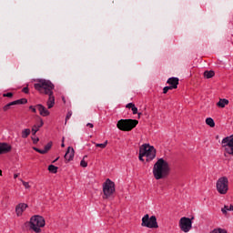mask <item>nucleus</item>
Wrapping results in <instances>:
<instances>
[{
	"label": "nucleus",
	"instance_id": "1",
	"mask_svg": "<svg viewBox=\"0 0 233 233\" xmlns=\"http://www.w3.org/2000/svg\"><path fill=\"white\" fill-rule=\"evenodd\" d=\"M170 174V165L163 158H159L153 167V175L156 179H163Z\"/></svg>",
	"mask_w": 233,
	"mask_h": 233
},
{
	"label": "nucleus",
	"instance_id": "2",
	"mask_svg": "<svg viewBox=\"0 0 233 233\" xmlns=\"http://www.w3.org/2000/svg\"><path fill=\"white\" fill-rule=\"evenodd\" d=\"M34 88L36 89L39 94L48 96L50 94H54V88H56V86L50 80L38 79L36 80V83L34 84Z\"/></svg>",
	"mask_w": 233,
	"mask_h": 233
},
{
	"label": "nucleus",
	"instance_id": "3",
	"mask_svg": "<svg viewBox=\"0 0 233 233\" xmlns=\"http://www.w3.org/2000/svg\"><path fill=\"white\" fill-rule=\"evenodd\" d=\"M139 124V121L136 119H120L117 124V129L122 130V132H130V130H133V128H136L137 125Z\"/></svg>",
	"mask_w": 233,
	"mask_h": 233
},
{
	"label": "nucleus",
	"instance_id": "4",
	"mask_svg": "<svg viewBox=\"0 0 233 233\" xmlns=\"http://www.w3.org/2000/svg\"><path fill=\"white\" fill-rule=\"evenodd\" d=\"M31 228L34 229L35 232H41L42 227H45V218L39 215H35L30 219Z\"/></svg>",
	"mask_w": 233,
	"mask_h": 233
},
{
	"label": "nucleus",
	"instance_id": "5",
	"mask_svg": "<svg viewBox=\"0 0 233 233\" xmlns=\"http://www.w3.org/2000/svg\"><path fill=\"white\" fill-rule=\"evenodd\" d=\"M103 192H104V199H108V198H112L114 192H116V184L110 179H106L103 185Z\"/></svg>",
	"mask_w": 233,
	"mask_h": 233
},
{
	"label": "nucleus",
	"instance_id": "6",
	"mask_svg": "<svg viewBox=\"0 0 233 233\" xmlns=\"http://www.w3.org/2000/svg\"><path fill=\"white\" fill-rule=\"evenodd\" d=\"M142 227H147V228H159V226L157 225V218L156 216H149L148 214H146L142 218Z\"/></svg>",
	"mask_w": 233,
	"mask_h": 233
},
{
	"label": "nucleus",
	"instance_id": "7",
	"mask_svg": "<svg viewBox=\"0 0 233 233\" xmlns=\"http://www.w3.org/2000/svg\"><path fill=\"white\" fill-rule=\"evenodd\" d=\"M144 150V156L147 157V161H152V159L156 158V148L154 147L148 145V144H144L140 149L139 152H142Z\"/></svg>",
	"mask_w": 233,
	"mask_h": 233
},
{
	"label": "nucleus",
	"instance_id": "8",
	"mask_svg": "<svg viewBox=\"0 0 233 233\" xmlns=\"http://www.w3.org/2000/svg\"><path fill=\"white\" fill-rule=\"evenodd\" d=\"M217 190L218 194L225 195L228 192V178L222 177L217 181Z\"/></svg>",
	"mask_w": 233,
	"mask_h": 233
},
{
	"label": "nucleus",
	"instance_id": "9",
	"mask_svg": "<svg viewBox=\"0 0 233 233\" xmlns=\"http://www.w3.org/2000/svg\"><path fill=\"white\" fill-rule=\"evenodd\" d=\"M222 147L225 149L226 154L233 156V136L223 138Z\"/></svg>",
	"mask_w": 233,
	"mask_h": 233
},
{
	"label": "nucleus",
	"instance_id": "10",
	"mask_svg": "<svg viewBox=\"0 0 233 233\" xmlns=\"http://www.w3.org/2000/svg\"><path fill=\"white\" fill-rule=\"evenodd\" d=\"M192 219H194V218H181L179 220V227L180 229L182 230V232H190V230H192Z\"/></svg>",
	"mask_w": 233,
	"mask_h": 233
},
{
	"label": "nucleus",
	"instance_id": "11",
	"mask_svg": "<svg viewBox=\"0 0 233 233\" xmlns=\"http://www.w3.org/2000/svg\"><path fill=\"white\" fill-rule=\"evenodd\" d=\"M35 106L39 111L40 116H43V117H46V116H50V111H48V109H46L45 106L38 104Z\"/></svg>",
	"mask_w": 233,
	"mask_h": 233
},
{
	"label": "nucleus",
	"instance_id": "12",
	"mask_svg": "<svg viewBox=\"0 0 233 233\" xmlns=\"http://www.w3.org/2000/svg\"><path fill=\"white\" fill-rule=\"evenodd\" d=\"M28 208V205L25 204V203H20L16 206L15 208V212L17 216H22L23 212L25 210H26V208Z\"/></svg>",
	"mask_w": 233,
	"mask_h": 233
},
{
	"label": "nucleus",
	"instance_id": "13",
	"mask_svg": "<svg viewBox=\"0 0 233 233\" xmlns=\"http://www.w3.org/2000/svg\"><path fill=\"white\" fill-rule=\"evenodd\" d=\"M48 96V99L46 102L47 107L50 108H54V105H56V96H54V93H51Z\"/></svg>",
	"mask_w": 233,
	"mask_h": 233
},
{
	"label": "nucleus",
	"instance_id": "14",
	"mask_svg": "<svg viewBox=\"0 0 233 233\" xmlns=\"http://www.w3.org/2000/svg\"><path fill=\"white\" fill-rule=\"evenodd\" d=\"M167 84L170 85L172 89L177 88V85H179V78L177 77H171L167 79Z\"/></svg>",
	"mask_w": 233,
	"mask_h": 233
},
{
	"label": "nucleus",
	"instance_id": "15",
	"mask_svg": "<svg viewBox=\"0 0 233 233\" xmlns=\"http://www.w3.org/2000/svg\"><path fill=\"white\" fill-rule=\"evenodd\" d=\"M12 150V147L6 143H0V154H6Z\"/></svg>",
	"mask_w": 233,
	"mask_h": 233
},
{
	"label": "nucleus",
	"instance_id": "16",
	"mask_svg": "<svg viewBox=\"0 0 233 233\" xmlns=\"http://www.w3.org/2000/svg\"><path fill=\"white\" fill-rule=\"evenodd\" d=\"M65 159L66 161H72L74 159V147H69L65 154Z\"/></svg>",
	"mask_w": 233,
	"mask_h": 233
},
{
	"label": "nucleus",
	"instance_id": "17",
	"mask_svg": "<svg viewBox=\"0 0 233 233\" xmlns=\"http://www.w3.org/2000/svg\"><path fill=\"white\" fill-rule=\"evenodd\" d=\"M43 125H45V123L43 122V119H40L39 124L35 125L32 127L33 136H35V134H37V132H39V128H41V127H43Z\"/></svg>",
	"mask_w": 233,
	"mask_h": 233
},
{
	"label": "nucleus",
	"instance_id": "18",
	"mask_svg": "<svg viewBox=\"0 0 233 233\" xmlns=\"http://www.w3.org/2000/svg\"><path fill=\"white\" fill-rule=\"evenodd\" d=\"M227 105H228V99H219V101L217 103V106L219 107V108H225V106H227Z\"/></svg>",
	"mask_w": 233,
	"mask_h": 233
},
{
	"label": "nucleus",
	"instance_id": "19",
	"mask_svg": "<svg viewBox=\"0 0 233 233\" xmlns=\"http://www.w3.org/2000/svg\"><path fill=\"white\" fill-rule=\"evenodd\" d=\"M214 76H216V73L212 70L204 72V77H206V79H212Z\"/></svg>",
	"mask_w": 233,
	"mask_h": 233
},
{
	"label": "nucleus",
	"instance_id": "20",
	"mask_svg": "<svg viewBox=\"0 0 233 233\" xmlns=\"http://www.w3.org/2000/svg\"><path fill=\"white\" fill-rule=\"evenodd\" d=\"M233 212V205L230 206H224V208L221 209V212L223 214H227V212Z\"/></svg>",
	"mask_w": 233,
	"mask_h": 233
},
{
	"label": "nucleus",
	"instance_id": "21",
	"mask_svg": "<svg viewBox=\"0 0 233 233\" xmlns=\"http://www.w3.org/2000/svg\"><path fill=\"white\" fill-rule=\"evenodd\" d=\"M206 125H208V127H211V128H214L216 127V123L214 122V119H212V117H208L206 119Z\"/></svg>",
	"mask_w": 233,
	"mask_h": 233
},
{
	"label": "nucleus",
	"instance_id": "22",
	"mask_svg": "<svg viewBox=\"0 0 233 233\" xmlns=\"http://www.w3.org/2000/svg\"><path fill=\"white\" fill-rule=\"evenodd\" d=\"M15 105H26L28 103V100L26 98H21L15 101H13Z\"/></svg>",
	"mask_w": 233,
	"mask_h": 233
},
{
	"label": "nucleus",
	"instance_id": "23",
	"mask_svg": "<svg viewBox=\"0 0 233 233\" xmlns=\"http://www.w3.org/2000/svg\"><path fill=\"white\" fill-rule=\"evenodd\" d=\"M30 136V129L26 128L22 131V137L23 139H26Z\"/></svg>",
	"mask_w": 233,
	"mask_h": 233
},
{
	"label": "nucleus",
	"instance_id": "24",
	"mask_svg": "<svg viewBox=\"0 0 233 233\" xmlns=\"http://www.w3.org/2000/svg\"><path fill=\"white\" fill-rule=\"evenodd\" d=\"M15 106V105L14 104V102H10L9 104H6L4 106L3 110H4V112H6V111L10 110V108H12V106Z\"/></svg>",
	"mask_w": 233,
	"mask_h": 233
},
{
	"label": "nucleus",
	"instance_id": "25",
	"mask_svg": "<svg viewBox=\"0 0 233 233\" xmlns=\"http://www.w3.org/2000/svg\"><path fill=\"white\" fill-rule=\"evenodd\" d=\"M48 170L49 172H51L52 174H57V167L54 166V165H50L48 167Z\"/></svg>",
	"mask_w": 233,
	"mask_h": 233
},
{
	"label": "nucleus",
	"instance_id": "26",
	"mask_svg": "<svg viewBox=\"0 0 233 233\" xmlns=\"http://www.w3.org/2000/svg\"><path fill=\"white\" fill-rule=\"evenodd\" d=\"M107 145H108V141H106L103 144L95 143V146L97 147L98 148H106Z\"/></svg>",
	"mask_w": 233,
	"mask_h": 233
},
{
	"label": "nucleus",
	"instance_id": "27",
	"mask_svg": "<svg viewBox=\"0 0 233 233\" xmlns=\"http://www.w3.org/2000/svg\"><path fill=\"white\" fill-rule=\"evenodd\" d=\"M210 233H228V232H227V229L216 228V229H213Z\"/></svg>",
	"mask_w": 233,
	"mask_h": 233
},
{
	"label": "nucleus",
	"instance_id": "28",
	"mask_svg": "<svg viewBox=\"0 0 233 233\" xmlns=\"http://www.w3.org/2000/svg\"><path fill=\"white\" fill-rule=\"evenodd\" d=\"M50 148H52V142H49L46 146H45V149L42 151L45 152V154H46V152H48Z\"/></svg>",
	"mask_w": 233,
	"mask_h": 233
},
{
	"label": "nucleus",
	"instance_id": "29",
	"mask_svg": "<svg viewBox=\"0 0 233 233\" xmlns=\"http://www.w3.org/2000/svg\"><path fill=\"white\" fill-rule=\"evenodd\" d=\"M70 117H72V110H69L66 116V122L65 125H66V123L68 122V119H70Z\"/></svg>",
	"mask_w": 233,
	"mask_h": 233
},
{
	"label": "nucleus",
	"instance_id": "30",
	"mask_svg": "<svg viewBox=\"0 0 233 233\" xmlns=\"http://www.w3.org/2000/svg\"><path fill=\"white\" fill-rule=\"evenodd\" d=\"M80 167H83V168H86V167H88V163L85 161V159H82L80 162Z\"/></svg>",
	"mask_w": 233,
	"mask_h": 233
},
{
	"label": "nucleus",
	"instance_id": "31",
	"mask_svg": "<svg viewBox=\"0 0 233 233\" xmlns=\"http://www.w3.org/2000/svg\"><path fill=\"white\" fill-rule=\"evenodd\" d=\"M143 157H145V151L142 150V152L139 151V160L140 161H145V159H143Z\"/></svg>",
	"mask_w": 233,
	"mask_h": 233
},
{
	"label": "nucleus",
	"instance_id": "32",
	"mask_svg": "<svg viewBox=\"0 0 233 233\" xmlns=\"http://www.w3.org/2000/svg\"><path fill=\"white\" fill-rule=\"evenodd\" d=\"M19 180L23 183L25 188H30V184L28 182H25L23 179L19 178Z\"/></svg>",
	"mask_w": 233,
	"mask_h": 233
},
{
	"label": "nucleus",
	"instance_id": "33",
	"mask_svg": "<svg viewBox=\"0 0 233 233\" xmlns=\"http://www.w3.org/2000/svg\"><path fill=\"white\" fill-rule=\"evenodd\" d=\"M168 90H172V87L169 86H165L163 88V94H167L168 92Z\"/></svg>",
	"mask_w": 233,
	"mask_h": 233
},
{
	"label": "nucleus",
	"instance_id": "34",
	"mask_svg": "<svg viewBox=\"0 0 233 233\" xmlns=\"http://www.w3.org/2000/svg\"><path fill=\"white\" fill-rule=\"evenodd\" d=\"M33 150H35V152H38V154H45V151H43L42 149H39L37 147H33Z\"/></svg>",
	"mask_w": 233,
	"mask_h": 233
},
{
	"label": "nucleus",
	"instance_id": "35",
	"mask_svg": "<svg viewBox=\"0 0 233 233\" xmlns=\"http://www.w3.org/2000/svg\"><path fill=\"white\" fill-rule=\"evenodd\" d=\"M4 97H14V94L13 93H5V94H4Z\"/></svg>",
	"mask_w": 233,
	"mask_h": 233
},
{
	"label": "nucleus",
	"instance_id": "36",
	"mask_svg": "<svg viewBox=\"0 0 233 233\" xmlns=\"http://www.w3.org/2000/svg\"><path fill=\"white\" fill-rule=\"evenodd\" d=\"M136 105H134V103H128L127 106H126V108H133Z\"/></svg>",
	"mask_w": 233,
	"mask_h": 233
},
{
	"label": "nucleus",
	"instance_id": "37",
	"mask_svg": "<svg viewBox=\"0 0 233 233\" xmlns=\"http://www.w3.org/2000/svg\"><path fill=\"white\" fill-rule=\"evenodd\" d=\"M131 110L134 115L137 114V107H136V106Z\"/></svg>",
	"mask_w": 233,
	"mask_h": 233
},
{
	"label": "nucleus",
	"instance_id": "38",
	"mask_svg": "<svg viewBox=\"0 0 233 233\" xmlns=\"http://www.w3.org/2000/svg\"><path fill=\"white\" fill-rule=\"evenodd\" d=\"M22 92H24V94H28L29 90H28V87H24Z\"/></svg>",
	"mask_w": 233,
	"mask_h": 233
},
{
	"label": "nucleus",
	"instance_id": "39",
	"mask_svg": "<svg viewBox=\"0 0 233 233\" xmlns=\"http://www.w3.org/2000/svg\"><path fill=\"white\" fill-rule=\"evenodd\" d=\"M30 110H32V112H34V114H35V112H37V110L35 109V107H34V106H30Z\"/></svg>",
	"mask_w": 233,
	"mask_h": 233
},
{
	"label": "nucleus",
	"instance_id": "40",
	"mask_svg": "<svg viewBox=\"0 0 233 233\" xmlns=\"http://www.w3.org/2000/svg\"><path fill=\"white\" fill-rule=\"evenodd\" d=\"M86 127H89V128H94V124L92 123H87Z\"/></svg>",
	"mask_w": 233,
	"mask_h": 233
},
{
	"label": "nucleus",
	"instance_id": "41",
	"mask_svg": "<svg viewBox=\"0 0 233 233\" xmlns=\"http://www.w3.org/2000/svg\"><path fill=\"white\" fill-rule=\"evenodd\" d=\"M33 143L36 145V143H39V138H33Z\"/></svg>",
	"mask_w": 233,
	"mask_h": 233
},
{
	"label": "nucleus",
	"instance_id": "42",
	"mask_svg": "<svg viewBox=\"0 0 233 233\" xmlns=\"http://www.w3.org/2000/svg\"><path fill=\"white\" fill-rule=\"evenodd\" d=\"M61 147H62L63 148H64V147H65V137H63V139H62Z\"/></svg>",
	"mask_w": 233,
	"mask_h": 233
},
{
	"label": "nucleus",
	"instance_id": "43",
	"mask_svg": "<svg viewBox=\"0 0 233 233\" xmlns=\"http://www.w3.org/2000/svg\"><path fill=\"white\" fill-rule=\"evenodd\" d=\"M17 177H19V174H15V175H14V178H15V179H17Z\"/></svg>",
	"mask_w": 233,
	"mask_h": 233
},
{
	"label": "nucleus",
	"instance_id": "44",
	"mask_svg": "<svg viewBox=\"0 0 233 233\" xmlns=\"http://www.w3.org/2000/svg\"><path fill=\"white\" fill-rule=\"evenodd\" d=\"M0 176H3V170L0 169Z\"/></svg>",
	"mask_w": 233,
	"mask_h": 233
},
{
	"label": "nucleus",
	"instance_id": "45",
	"mask_svg": "<svg viewBox=\"0 0 233 233\" xmlns=\"http://www.w3.org/2000/svg\"><path fill=\"white\" fill-rule=\"evenodd\" d=\"M86 157H88V156L86 155L83 159L85 160V159H86Z\"/></svg>",
	"mask_w": 233,
	"mask_h": 233
},
{
	"label": "nucleus",
	"instance_id": "46",
	"mask_svg": "<svg viewBox=\"0 0 233 233\" xmlns=\"http://www.w3.org/2000/svg\"><path fill=\"white\" fill-rule=\"evenodd\" d=\"M59 159V157H57L55 161H54V163H56V161H57Z\"/></svg>",
	"mask_w": 233,
	"mask_h": 233
},
{
	"label": "nucleus",
	"instance_id": "47",
	"mask_svg": "<svg viewBox=\"0 0 233 233\" xmlns=\"http://www.w3.org/2000/svg\"><path fill=\"white\" fill-rule=\"evenodd\" d=\"M138 116H141V113H138Z\"/></svg>",
	"mask_w": 233,
	"mask_h": 233
},
{
	"label": "nucleus",
	"instance_id": "48",
	"mask_svg": "<svg viewBox=\"0 0 233 233\" xmlns=\"http://www.w3.org/2000/svg\"><path fill=\"white\" fill-rule=\"evenodd\" d=\"M218 137H218V136H217V139H218Z\"/></svg>",
	"mask_w": 233,
	"mask_h": 233
}]
</instances>
